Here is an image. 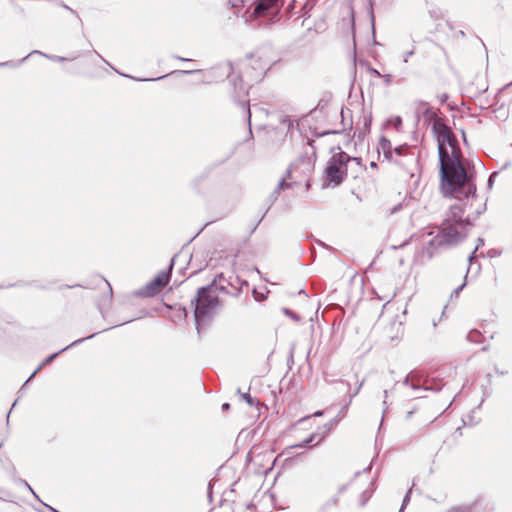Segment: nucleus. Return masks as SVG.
Listing matches in <instances>:
<instances>
[{"label":"nucleus","mask_w":512,"mask_h":512,"mask_svg":"<svg viewBox=\"0 0 512 512\" xmlns=\"http://www.w3.org/2000/svg\"><path fill=\"white\" fill-rule=\"evenodd\" d=\"M460 149L439 154L440 188L444 196L476 200L474 175L465 168Z\"/></svg>","instance_id":"obj_1"},{"label":"nucleus","mask_w":512,"mask_h":512,"mask_svg":"<svg viewBox=\"0 0 512 512\" xmlns=\"http://www.w3.org/2000/svg\"><path fill=\"white\" fill-rule=\"evenodd\" d=\"M284 0H257L252 12L244 15L246 24L251 28H269L281 20Z\"/></svg>","instance_id":"obj_2"},{"label":"nucleus","mask_w":512,"mask_h":512,"mask_svg":"<svg viewBox=\"0 0 512 512\" xmlns=\"http://www.w3.org/2000/svg\"><path fill=\"white\" fill-rule=\"evenodd\" d=\"M213 282L204 287H200L197 296L191 301L194 306V317L197 327L201 322L210 319L221 309V303Z\"/></svg>","instance_id":"obj_3"},{"label":"nucleus","mask_w":512,"mask_h":512,"mask_svg":"<svg viewBox=\"0 0 512 512\" xmlns=\"http://www.w3.org/2000/svg\"><path fill=\"white\" fill-rule=\"evenodd\" d=\"M475 200L467 199V202L464 204H455L452 205L449 211L446 214V218L444 221L451 223L453 225H457L460 229H467V227H471L473 225V221L478 218L486 209V204H480L474 212H468L466 216H464L465 212L470 210L473 206V202Z\"/></svg>","instance_id":"obj_4"},{"label":"nucleus","mask_w":512,"mask_h":512,"mask_svg":"<svg viewBox=\"0 0 512 512\" xmlns=\"http://www.w3.org/2000/svg\"><path fill=\"white\" fill-rule=\"evenodd\" d=\"M338 152L332 154L327 162L324 171V180L326 185L333 187L339 186L347 177V164L352 159L339 147Z\"/></svg>","instance_id":"obj_5"},{"label":"nucleus","mask_w":512,"mask_h":512,"mask_svg":"<svg viewBox=\"0 0 512 512\" xmlns=\"http://www.w3.org/2000/svg\"><path fill=\"white\" fill-rule=\"evenodd\" d=\"M431 123L432 131L438 142V154H440L442 150L443 152H449L447 145L450 146L451 150H454V148L460 149L455 135L440 117H437Z\"/></svg>","instance_id":"obj_6"},{"label":"nucleus","mask_w":512,"mask_h":512,"mask_svg":"<svg viewBox=\"0 0 512 512\" xmlns=\"http://www.w3.org/2000/svg\"><path fill=\"white\" fill-rule=\"evenodd\" d=\"M467 236L466 229H460L457 225L443 221L440 233L435 237L433 242L438 245H453L461 242Z\"/></svg>","instance_id":"obj_7"},{"label":"nucleus","mask_w":512,"mask_h":512,"mask_svg":"<svg viewBox=\"0 0 512 512\" xmlns=\"http://www.w3.org/2000/svg\"><path fill=\"white\" fill-rule=\"evenodd\" d=\"M390 162L400 166L407 174L413 176L419 167V153L415 151V148L407 145V149L403 150L401 155H395Z\"/></svg>","instance_id":"obj_8"},{"label":"nucleus","mask_w":512,"mask_h":512,"mask_svg":"<svg viewBox=\"0 0 512 512\" xmlns=\"http://www.w3.org/2000/svg\"><path fill=\"white\" fill-rule=\"evenodd\" d=\"M248 95V87L243 83L242 78H239V91H238V84L235 81L234 82V98L235 101L243 108V111L246 114L248 124L251 123V111H250V105L249 100L247 99Z\"/></svg>","instance_id":"obj_9"},{"label":"nucleus","mask_w":512,"mask_h":512,"mask_svg":"<svg viewBox=\"0 0 512 512\" xmlns=\"http://www.w3.org/2000/svg\"><path fill=\"white\" fill-rule=\"evenodd\" d=\"M406 149L407 144L399 145L393 148L389 139L384 136L380 138L378 152L382 153L384 158L388 161H391L395 155H401L402 151Z\"/></svg>","instance_id":"obj_10"},{"label":"nucleus","mask_w":512,"mask_h":512,"mask_svg":"<svg viewBox=\"0 0 512 512\" xmlns=\"http://www.w3.org/2000/svg\"><path fill=\"white\" fill-rule=\"evenodd\" d=\"M415 114L418 120L422 119L428 125L438 117L429 103L423 100L415 103Z\"/></svg>","instance_id":"obj_11"},{"label":"nucleus","mask_w":512,"mask_h":512,"mask_svg":"<svg viewBox=\"0 0 512 512\" xmlns=\"http://www.w3.org/2000/svg\"><path fill=\"white\" fill-rule=\"evenodd\" d=\"M97 333H93L85 338H81V339H78V340H75L73 341L70 345L62 348L60 351L56 352V353H53L51 354L50 356H48L47 358H45L40 364L39 366L34 370V372L30 375V377L27 379V382H29L40 370H42L46 365L50 364L60 353L68 350L69 348L73 347V346H76L82 342H84L85 340H88V339H91L93 338Z\"/></svg>","instance_id":"obj_12"},{"label":"nucleus","mask_w":512,"mask_h":512,"mask_svg":"<svg viewBox=\"0 0 512 512\" xmlns=\"http://www.w3.org/2000/svg\"><path fill=\"white\" fill-rule=\"evenodd\" d=\"M223 280H225V276L223 273L218 274L213 279V285H215V289H218V291H221L230 296L238 297L241 293V287L226 285L223 283Z\"/></svg>","instance_id":"obj_13"},{"label":"nucleus","mask_w":512,"mask_h":512,"mask_svg":"<svg viewBox=\"0 0 512 512\" xmlns=\"http://www.w3.org/2000/svg\"><path fill=\"white\" fill-rule=\"evenodd\" d=\"M291 176V170L288 168L285 172V176H283L280 181L278 182L277 186L273 190V192L270 194L268 200L271 202V204H274L276 200L278 199L280 193L282 190L290 189L292 187V183L287 182L286 179L290 178Z\"/></svg>","instance_id":"obj_14"},{"label":"nucleus","mask_w":512,"mask_h":512,"mask_svg":"<svg viewBox=\"0 0 512 512\" xmlns=\"http://www.w3.org/2000/svg\"><path fill=\"white\" fill-rule=\"evenodd\" d=\"M173 268V262L170 264L167 270L161 271L154 279L153 284L157 286L160 290L162 287L166 286L170 280L171 271Z\"/></svg>","instance_id":"obj_15"},{"label":"nucleus","mask_w":512,"mask_h":512,"mask_svg":"<svg viewBox=\"0 0 512 512\" xmlns=\"http://www.w3.org/2000/svg\"><path fill=\"white\" fill-rule=\"evenodd\" d=\"M173 268V262L170 264L167 270L161 271L154 279L153 284L157 286L160 290L162 287L166 286L170 280L171 271Z\"/></svg>","instance_id":"obj_16"},{"label":"nucleus","mask_w":512,"mask_h":512,"mask_svg":"<svg viewBox=\"0 0 512 512\" xmlns=\"http://www.w3.org/2000/svg\"><path fill=\"white\" fill-rule=\"evenodd\" d=\"M338 423V419L334 418L330 420L329 422L325 423L322 427L319 428L317 432H319L318 440L315 443V445H318L321 443L325 437L330 433V431L333 429L334 426H336Z\"/></svg>","instance_id":"obj_17"},{"label":"nucleus","mask_w":512,"mask_h":512,"mask_svg":"<svg viewBox=\"0 0 512 512\" xmlns=\"http://www.w3.org/2000/svg\"><path fill=\"white\" fill-rule=\"evenodd\" d=\"M160 292V289L153 284V280L148 282L143 288L138 291V295L143 297H153Z\"/></svg>","instance_id":"obj_18"},{"label":"nucleus","mask_w":512,"mask_h":512,"mask_svg":"<svg viewBox=\"0 0 512 512\" xmlns=\"http://www.w3.org/2000/svg\"><path fill=\"white\" fill-rule=\"evenodd\" d=\"M318 436H319V432H314V433L310 434L309 437H307L306 439H304L300 443L291 446L290 448H305V447H308L312 442H314V441L317 442Z\"/></svg>","instance_id":"obj_19"},{"label":"nucleus","mask_w":512,"mask_h":512,"mask_svg":"<svg viewBox=\"0 0 512 512\" xmlns=\"http://www.w3.org/2000/svg\"><path fill=\"white\" fill-rule=\"evenodd\" d=\"M227 285H230V286H238V287H243V286H248V282L246 280H242L241 278H239L238 276L236 275H230L228 277V280H227Z\"/></svg>","instance_id":"obj_20"},{"label":"nucleus","mask_w":512,"mask_h":512,"mask_svg":"<svg viewBox=\"0 0 512 512\" xmlns=\"http://www.w3.org/2000/svg\"><path fill=\"white\" fill-rule=\"evenodd\" d=\"M481 333L478 330H471L467 334V340L473 343H479L481 341Z\"/></svg>","instance_id":"obj_21"},{"label":"nucleus","mask_w":512,"mask_h":512,"mask_svg":"<svg viewBox=\"0 0 512 512\" xmlns=\"http://www.w3.org/2000/svg\"><path fill=\"white\" fill-rule=\"evenodd\" d=\"M388 123L391 124L397 132L401 131L402 118L400 116H395V117L388 119Z\"/></svg>","instance_id":"obj_22"},{"label":"nucleus","mask_w":512,"mask_h":512,"mask_svg":"<svg viewBox=\"0 0 512 512\" xmlns=\"http://www.w3.org/2000/svg\"><path fill=\"white\" fill-rule=\"evenodd\" d=\"M31 54H40V55L45 56V57H47L48 59H50V60H52V61H56V62H62V61L67 60V58H65V57H62V56H55V55H46V54H44V53H42V52H40V51H38V50H34V51H32L29 55H31Z\"/></svg>","instance_id":"obj_23"},{"label":"nucleus","mask_w":512,"mask_h":512,"mask_svg":"<svg viewBox=\"0 0 512 512\" xmlns=\"http://www.w3.org/2000/svg\"><path fill=\"white\" fill-rule=\"evenodd\" d=\"M473 505H459L452 507L447 512H472Z\"/></svg>","instance_id":"obj_24"},{"label":"nucleus","mask_w":512,"mask_h":512,"mask_svg":"<svg viewBox=\"0 0 512 512\" xmlns=\"http://www.w3.org/2000/svg\"><path fill=\"white\" fill-rule=\"evenodd\" d=\"M413 379V377L409 374L407 375L404 380H403V384L408 386L410 385L412 389L414 390H421L422 387L419 385V384H415L414 382H410L411 380Z\"/></svg>","instance_id":"obj_25"},{"label":"nucleus","mask_w":512,"mask_h":512,"mask_svg":"<svg viewBox=\"0 0 512 512\" xmlns=\"http://www.w3.org/2000/svg\"><path fill=\"white\" fill-rule=\"evenodd\" d=\"M241 397L249 406H254L258 404V402L255 401V399L252 398L249 393H242Z\"/></svg>","instance_id":"obj_26"},{"label":"nucleus","mask_w":512,"mask_h":512,"mask_svg":"<svg viewBox=\"0 0 512 512\" xmlns=\"http://www.w3.org/2000/svg\"><path fill=\"white\" fill-rule=\"evenodd\" d=\"M477 242H478V243H477L476 247L474 248V250L472 251V253H471V254H470V256L468 257V261H469V263H472L473 259L476 257V252H477L478 248H479L481 245H483V244H484V240H483V238H478Z\"/></svg>","instance_id":"obj_27"},{"label":"nucleus","mask_w":512,"mask_h":512,"mask_svg":"<svg viewBox=\"0 0 512 512\" xmlns=\"http://www.w3.org/2000/svg\"><path fill=\"white\" fill-rule=\"evenodd\" d=\"M371 497V492L369 491H364L361 495H360V505L361 506H364L367 501L370 499Z\"/></svg>","instance_id":"obj_28"},{"label":"nucleus","mask_w":512,"mask_h":512,"mask_svg":"<svg viewBox=\"0 0 512 512\" xmlns=\"http://www.w3.org/2000/svg\"><path fill=\"white\" fill-rule=\"evenodd\" d=\"M388 393L389 391L388 390H384L383 391V394H384V399H383V405H384V408H383V414H385L388 409H389V406L390 404L388 403Z\"/></svg>","instance_id":"obj_29"},{"label":"nucleus","mask_w":512,"mask_h":512,"mask_svg":"<svg viewBox=\"0 0 512 512\" xmlns=\"http://www.w3.org/2000/svg\"><path fill=\"white\" fill-rule=\"evenodd\" d=\"M351 402L352 401H350V399H349L348 402L341 408V410L339 411L338 415L336 416L337 419L339 417H344L346 415V412H347Z\"/></svg>","instance_id":"obj_30"},{"label":"nucleus","mask_w":512,"mask_h":512,"mask_svg":"<svg viewBox=\"0 0 512 512\" xmlns=\"http://www.w3.org/2000/svg\"><path fill=\"white\" fill-rule=\"evenodd\" d=\"M404 205H406V201L404 200L403 202H400L398 203L397 205H395L390 211L389 213L392 215V214H395L397 212H399L400 210H402V208L404 207Z\"/></svg>","instance_id":"obj_31"},{"label":"nucleus","mask_w":512,"mask_h":512,"mask_svg":"<svg viewBox=\"0 0 512 512\" xmlns=\"http://www.w3.org/2000/svg\"><path fill=\"white\" fill-rule=\"evenodd\" d=\"M363 384H364V380H362L358 384L357 388H354V392H349V399H350V401H352V399L359 393V391L362 388Z\"/></svg>","instance_id":"obj_32"},{"label":"nucleus","mask_w":512,"mask_h":512,"mask_svg":"<svg viewBox=\"0 0 512 512\" xmlns=\"http://www.w3.org/2000/svg\"><path fill=\"white\" fill-rule=\"evenodd\" d=\"M462 421H463L464 425H473L477 422V421H474L473 416L471 414L466 415L462 419Z\"/></svg>","instance_id":"obj_33"},{"label":"nucleus","mask_w":512,"mask_h":512,"mask_svg":"<svg viewBox=\"0 0 512 512\" xmlns=\"http://www.w3.org/2000/svg\"><path fill=\"white\" fill-rule=\"evenodd\" d=\"M411 493H412V489L410 488L406 495L404 496V499H403V502H402V505L403 507H406L410 501V496H411Z\"/></svg>","instance_id":"obj_34"},{"label":"nucleus","mask_w":512,"mask_h":512,"mask_svg":"<svg viewBox=\"0 0 512 512\" xmlns=\"http://www.w3.org/2000/svg\"><path fill=\"white\" fill-rule=\"evenodd\" d=\"M258 68H259V72H258V74L256 75L255 78L256 79H262L264 74H265V72H266V65H260Z\"/></svg>","instance_id":"obj_35"},{"label":"nucleus","mask_w":512,"mask_h":512,"mask_svg":"<svg viewBox=\"0 0 512 512\" xmlns=\"http://www.w3.org/2000/svg\"><path fill=\"white\" fill-rule=\"evenodd\" d=\"M415 51L414 49H411L409 51H406L403 53V62L404 63H407L408 62V59L409 57H411L412 55H414Z\"/></svg>","instance_id":"obj_36"},{"label":"nucleus","mask_w":512,"mask_h":512,"mask_svg":"<svg viewBox=\"0 0 512 512\" xmlns=\"http://www.w3.org/2000/svg\"><path fill=\"white\" fill-rule=\"evenodd\" d=\"M497 175V172H493L489 178H488V182H487V185H488V188L491 189L493 187V184H494V178L496 177Z\"/></svg>","instance_id":"obj_37"},{"label":"nucleus","mask_w":512,"mask_h":512,"mask_svg":"<svg viewBox=\"0 0 512 512\" xmlns=\"http://www.w3.org/2000/svg\"><path fill=\"white\" fill-rule=\"evenodd\" d=\"M338 133H340L339 130H327V131H324V132L318 134V136L321 137V136H325V135L338 134Z\"/></svg>","instance_id":"obj_38"},{"label":"nucleus","mask_w":512,"mask_h":512,"mask_svg":"<svg viewBox=\"0 0 512 512\" xmlns=\"http://www.w3.org/2000/svg\"><path fill=\"white\" fill-rule=\"evenodd\" d=\"M17 286H20V283H12V284H7V285L0 284V289H6V288H11V287H17Z\"/></svg>","instance_id":"obj_39"},{"label":"nucleus","mask_w":512,"mask_h":512,"mask_svg":"<svg viewBox=\"0 0 512 512\" xmlns=\"http://www.w3.org/2000/svg\"><path fill=\"white\" fill-rule=\"evenodd\" d=\"M252 292H253V294H254V296H255V299H256L257 301H260V300L264 299V295H263V294H258V293H257V291H256V289H253V291H252Z\"/></svg>","instance_id":"obj_40"},{"label":"nucleus","mask_w":512,"mask_h":512,"mask_svg":"<svg viewBox=\"0 0 512 512\" xmlns=\"http://www.w3.org/2000/svg\"><path fill=\"white\" fill-rule=\"evenodd\" d=\"M21 483L24 484L25 487H27L29 489V491H31V493L36 497L38 498V496L36 495V493L33 491V489L31 488V486L25 481V480H22Z\"/></svg>","instance_id":"obj_41"},{"label":"nucleus","mask_w":512,"mask_h":512,"mask_svg":"<svg viewBox=\"0 0 512 512\" xmlns=\"http://www.w3.org/2000/svg\"><path fill=\"white\" fill-rule=\"evenodd\" d=\"M381 78L384 79V82L386 84H390V82H391V75L390 74L382 75Z\"/></svg>","instance_id":"obj_42"},{"label":"nucleus","mask_w":512,"mask_h":512,"mask_svg":"<svg viewBox=\"0 0 512 512\" xmlns=\"http://www.w3.org/2000/svg\"><path fill=\"white\" fill-rule=\"evenodd\" d=\"M464 286H465V283H463L462 285L455 288L452 295H458V293L464 288Z\"/></svg>","instance_id":"obj_43"},{"label":"nucleus","mask_w":512,"mask_h":512,"mask_svg":"<svg viewBox=\"0 0 512 512\" xmlns=\"http://www.w3.org/2000/svg\"><path fill=\"white\" fill-rule=\"evenodd\" d=\"M167 75H163V76H160V77H156V78H148V79H140L141 81H157V80H161L163 78H165Z\"/></svg>","instance_id":"obj_44"},{"label":"nucleus","mask_w":512,"mask_h":512,"mask_svg":"<svg viewBox=\"0 0 512 512\" xmlns=\"http://www.w3.org/2000/svg\"><path fill=\"white\" fill-rule=\"evenodd\" d=\"M488 255H489V257H496V256H499V255H500V252H499V251H497V250H490V251L488 252Z\"/></svg>","instance_id":"obj_45"},{"label":"nucleus","mask_w":512,"mask_h":512,"mask_svg":"<svg viewBox=\"0 0 512 512\" xmlns=\"http://www.w3.org/2000/svg\"><path fill=\"white\" fill-rule=\"evenodd\" d=\"M284 312H285L287 315H289V316L293 317L294 319H296V320L298 319V317H297V316H296L292 311H290L289 309L285 308V309H284Z\"/></svg>","instance_id":"obj_46"},{"label":"nucleus","mask_w":512,"mask_h":512,"mask_svg":"<svg viewBox=\"0 0 512 512\" xmlns=\"http://www.w3.org/2000/svg\"><path fill=\"white\" fill-rule=\"evenodd\" d=\"M197 72H201V70H182V71H180V73H182V74H193V73H197Z\"/></svg>","instance_id":"obj_47"},{"label":"nucleus","mask_w":512,"mask_h":512,"mask_svg":"<svg viewBox=\"0 0 512 512\" xmlns=\"http://www.w3.org/2000/svg\"><path fill=\"white\" fill-rule=\"evenodd\" d=\"M447 99H448V95L447 94H443L442 96H440L441 103H444Z\"/></svg>","instance_id":"obj_48"},{"label":"nucleus","mask_w":512,"mask_h":512,"mask_svg":"<svg viewBox=\"0 0 512 512\" xmlns=\"http://www.w3.org/2000/svg\"><path fill=\"white\" fill-rule=\"evenodd\" d=\"M175 59H178L180 61H184V62H188V61H191L190 59H187V58H183V57H180V56H174Z\"/></svg>","instance_id":"obj_49"},{"label":"nucleus","mask_w":512,"mask_h":512,"mask_svg":"<svg viewBox=\"0 0 512 512\" xmlns=\"http://www.w3.org/2000/svg\"><path fill=\"white\" fill-rule=\"evenodd\" d=\"M423 389H424V390H440V387H439V386H435V387H424Z\"/></svg>","instance_id":"obj_50"},{"label":"nucleus","mask_w":512,"mask_h":512,"mask_svg":"<svg viewBox=\"0 0 512 512\" xmlns=\"http://www.w3.org/2000/svg\"><path fill=\"white\" fill-rule=\"evenodd\" d=\"M371 72L376 75L377 77H381L382 75L376 70V69H372Z\"/></svg>","instance_id":"obj_51"},{"label":"nucleus","mask_w":512,"mask_h":512,"mask_svg":"<svg viewBox=\"0 0 512 512\" xmlns=\"http://www.w3.org/2000/svg\"><path fill=\"white\" fill-rule=\"evenodd\" d=\"M229 408H230V404L229 403H224L222 405V409H224V410H228Z\"/></svg>","instance_id":"obj_52"},{"label":"nucleus","mask_w":512,"mask_h":512,"mask_svg":"<svg viewBox=\"0 0 512 512\" xmlns=\"http://www.w3.org/2000/svg\"><path fill=\"white\" fill-rule=\"evenodd\" d=\"M334 505H336L338 503V497H333L331 500H330Z\"/></svg>","instance_id":"obj_53"},{"label":"nucleus","mask_w":512,"mask_h":512,"mask_svg":"<svg viewBox=\"0 0 512 512\" xmlns=\"http://www.w3.org/2000/svg\"><path fill=\"white\" fill-rule=\"evenodd\" d=\"M341 384H344L348 391L350 390V384L348 382L341 381Z\"/></svg>","instance_id":"obj_54"},{"label":"nucleus","mask_w":512,"mask_h":512,"mask_svg":"<svg viewBox=\"0 0 512 512\" xmlns=\"http://www.w3.org/2000/svg\"><path fill=\"white\" fill-rule=\"evenodd\" d=\"M105 282H106V284H107V286H108V288H109L110 295H112V288H111V286H110V283H109V282H107L106 280H105Z\"/></svg>","instance_id":"obj_55"},{"label":"nucleus","mask_w":512,"mask_h":512,"mask_svg":"<svg viewBox=\"0 0 512 512\" xmlns=\"http://www.w3.org/2000/svg\"><path fill=\"white\" fill-rule=\"evenodd\" d=\"M322 415H323L322 411H317L314 413V416H322Z\"/></svg>","instance_id":"obj_56"},{"label":"nucleus","mask_w":512,"mask_h":512,"mask_svg":"<svg viewBox=\"0 0 512 512\" xmlns=\"http://www.w3.org/2000/svg\"><path fill=\"white\" fill-rule=\"evenodd\" d=\"M102 60L103 62H105L106 64L109 65V63L106 61V59H104L99 53L95 52Z\"/></svg>","instance_id":"obj_57"},{"label":"nucleus","mask_w":512,"mask_h":512,"mask_svg":"<svg viewBox=\"0 0 512 512\" xmlns=\"http://www.w3.org/2000/svg\"><path fill=\"white\" fill-rule=\"evenodd\" d=\"M47 507H48L51 511H53V512H58V511H56L54 508H52V507H50V506H48V505H47Z\"/></svg>","instance_id":"obj_58"},{"label":"nucleus","mask_w":512,"mask_h":512,"mask_svg":"<svg viewBox=\"0 0 512 512\" xmlns=\"http://www.w3.org/2000/svg\"><path fill=\"white\" fill-rule=\"evenodd\" d=\"M342 122L344 121V111L341 110Z\"/></svg>","instance_id":"obj_59"},{"label":"nucleus","mask_w":512,"mask_h":512,"mask_svg":"<svg viewBox=\"0 0 512 512\" xmlns=\"http://www.w3.org/2000/svg\"><path fill=\"white\" fill-rule=\"evenodd\" d=\"M405 507L401 506L399 512H404Z\"/></svg>","instance_id":"obj_60"},{"label":"nucleus","mask_w":512,"mask_h":512,"mask_svg":"<svg viewBox=\"0 0 512 512\" xmlns=\"http://www.w3.org/2000/svg\"><path fill=\"white\" fill-rule=\"evenodd\" d=\"M271 205H272L271 203H270V205H268V207L266 208V211H269V210H270Z\"/></svg>","instance_id":"obj_61"},{"label":"nucleus","mask_w":512,"mask_h":512,"mask_svg":"<svg viewBox=\"0 0 512 512\" xmlns=\"http://www.w3.org/2000/svg\"><path fill=\"white\" fill-rule=\"evenodd\" d=\"M271 205H272L271 203H270V205H268V207L266 208V211H269V210H270Z\"/></svg>","instance_id":"obj_62"},{"label":"nucleus","mask_w":512,"mask_h":512,"mask_svg":"<svg viewBox=\"0 0 512 512\" xmlns=\"http://www.w3.org/2000/svg\"><path fill=\"white\" fill-rule=\"evenodd\" d=\"M271 205H272L271 203H270V205H268V207L266 208V211H269V210H270Z\"/></svg>","instance_id":"obj_63"},{"label":"nucleus","mask_w":512,"mask_h":512,"mask_svg":"<svg viewBox=\"0 0 512 512\" xmlns=\"http://www.w3.org/2000/svg\"><path fill=\"white\" fill-rule=\"evenodd\" d=\"M227 280H228V278H226V277H225V280H223V283L226 284V285H227V282H228Z\"/></svg>","instance_id":"obj_64"}]
</instances>
